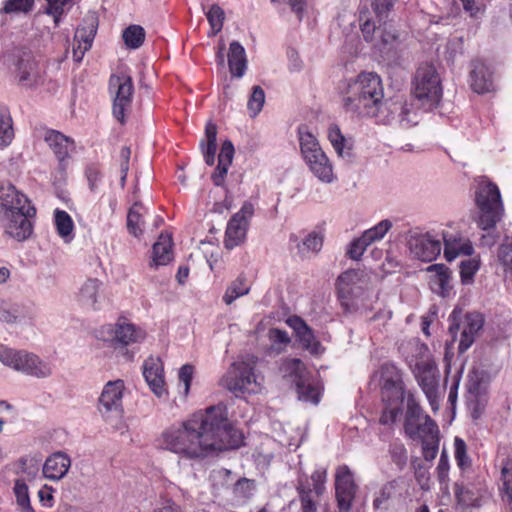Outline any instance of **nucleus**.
<instances>
[{
  "label": "nucleus",
  "mask_w": 512,
  "mask_h": 512,
  "mask_svg": "<svg viewBox=\"0 0 512 512\" xmlns=\"http://www.w3.org/2000/svg\"><path fill=\"white\" fill-rule=\"evenodd\" d=\"M412 372L425 394L431 409L436 412L439 409L438 378L439 372L434 361H418Z\"/></svg>",
  "instance_id": "4468645a"
},
{
  "label": "nucleus",
  "mask_w": 512,
  "mask_h": 512,
  "mask_svg": "<svg viewBox=\"0 0 512 512\" xmlns=\"http://www.w3.org/2000/svg\"><path fill=\"white\" fill-rule=\"evenodd\" d=\"M173 259L172 239L168 234H161L152 249V266L167 265Z\"/></svg>",
  "instance_id": "473e14b6"
},
{
  "label": "nucleus",
  "mask_w": 512,
  "mask_h": 512,
  "mask_svg": "<svg viewBox=\"0 0 512 512\" xmlns=\"http://www.w3.org/2000/svg\"><path fill=\"white\" fill-rule=\"evenodd\" d=\"M414 99H417L425 110L435 108L442 97L441 79L432 64L418 67L413 80Z\"/></svg>",
  "instance_id": "1a4fd4ad"
},
{
  "label": "nucleus",
  "mask_w": 512,
  "mask_h": 512,
  "mask_svg": "<svg viewBox=\"0 0 512 512\" xmlns=\"http://www.w3.org/2000/svg\"><path fill=\"white\" fill-rule=\"evenodd\" d=\"M358 21L364 40L379 51L388 49L398 40L396 30L386 20L378 24L373 21L372 12L366 4L359 7Z\"/></svg>",
  "instance_id": "9b49d317"
},
{
  "label": "nucleus",
  "mask_w": 512,
  "mask_h": 512,
  "mask_svg": "<svg viewBox=\"0 0 512 512\" xmlns=\"http://www.w3.org/2000/svg\"><path fill=\"white\" fill-rule=\"evenodd\" d=\"M109 89L114 95L113 115L120 122H125V115L132 105L134 86L132 78L125 74L112 75L109 80Z\"/></svg>",
  "instance_id": "2eb2a0df"
},
{
  "label": "nucleus",
  "mask_w": 512,
  "mask_h": 512,
  "mask_svg": "<svg viewBox=\"0 0 512 512\" xmlns=\"http://www.w3.org/2000/svg\"><path fill=\"white\" fill-rule=\"evenodd\" d=\"M101 286L102 282L98 279H87L79 289V303L85 308L97 310L99 308V299L101 298Z\"/></svg>",
  "instance_id": "cd10ccee"
},
{
  "label": "nucleus",
  "mask_w": 512,
  "mask_h": 512,
  "mask_svg": "<svg viewBox=\"0 0 512 512\" xmlns=\"http://www.w3.org/2000/svg\"><path fill=\"white\" fill-rule=\"evenodd\" d=\"M250 292V285L244 274H240L231 284L227 287L224 295L223 302L226 305H231L236 299L247 295Z\"/></svg>",
  "instance_id": "ea45409f"
},
{
  "label": "nucleus",
  "mask_w": 512,
  "mask_h": 512,
  "mask_svg": "<svg viewBox=\"0 0 512 512\" xmlns=\"http://www.w3.org/2000/svg\"><path fill=\"white\" fill-rule=\"evenodd\" d=\"M407 245L413 257L424 262L436 259L442 249L439 235L430 231L426 233L409 231Z\"/></svg>",
  "instance_id": "dca6fc26"
},
{
  "label": "nucleus",
  "mask_w": 512,
  "mask_h": 512,
  "mask_svg": "<svg viewBox=\"0 0 512 512\" xmlns=\"http://www.w3.org/2000/svg\"><path fill=\"white\" fill-rule=\"evenodd\" d=\"M35 5V0H6L0 9V14H28Z\"/></svg>",
  "instance_id": "09e8293b"
},
{
  "label": "nucleus",
  "mask_w": 512,
  "mask_h": 512,
  "mask_svg": "<svg viewBox=\"0 0 512 512\" xmlns=\"http://www.w3.org/2000/svg\"><path fill=\"white\" fill-rule=\"evenodd\" d=\"M16 77L23 85H32L38 79L37 63L30 52H23L16 64Z\"/></svg>",
  "instance_id": "c756f323"
},
{
  "label": "nucleus",
  "mask_w": 512,
  "mask_h": 512,
  "mask_svg": "<svg viewBox=\"0 0 512 512\" xmlns=\"http://www.w3.org/2000/svg\"><path fill=\"white\" fill-rule=\"evenodd\" d=\"M298 138L301 157L308 170L320 182L333 183L337 179L333 163L322 149L318 139L306 128H299Z\"/></svg>",
  "instance_id": "20e7f679"
},
{
  "label": "nucleus",
  "mask_w": 512,
  "mask_h": 512,
  "mask_svg": "<svg viewBox=\"0 0 512 512\" xmlns=\"http://www.w3.org/2000/svg\"><path fill=\"white\" fill-rule=\"evenodd\" d=\"M47 6L44 13L50 16L62 15L67 6H71V0H46Z\"/></svg>",
  "instance_id": "338daca9"
},
{
  "label": "nucleus",
  "mask_w": 512,
  "mask_h": 512,
  "mask_svg": "<svg viewBox=\"0 0 512 512\" xmlns=\"http://www.w3.org/2000/svg\"><path fill=\"white\" fill-rule=\"evenodd\" d=\"M0 362L13 370L36 378H47L52 374V366L39 356L26 350H14L0 345Z\"/></svg>",
  "instance_id": "6e6552de"
},
{
  "label": "nucleus",
  "mask_w": 512,
  "mask_h": 512,
  "mask_svg": "<svg viewBox=\"0 0 512 512\" xmlns=\"http://www.w3.org/2000/svg\"><path fill=\"white\" fill-rule=\"evenodd\" d=\"M489 381L490 376L485 370L474 367L468 375L467 392L477 397L485 392Z\"/></svg>",
  "instance_id": "4c0bfd02"
},
{
  "label": "nucleus",
  "mask_w": 512,
  "mask_h": 512,
  "mask_svg": "<svg viewBox=\"0 0 512 512\" xmlns=\"http://www.w3.org/2000/svg\"><path fill=\"white\" fill-rule=\"evenodd\" d=\"M242 433L219 404L193 414L189 419L166 428L158 437V447L188 460L202 459L215 451L238 448Z\"/></svg>",
  "instance_id": "f257e3e1"
},
{
  "label": "nucleus",
  "mask_w": 512,
  "mask_h": 512,
  "mask_svg": "<svg viewBox=\"0 0 512 512\" xmlns=\"http://www.w3.org/2000/svg\"><path fill=\"white\" fill-rule=\"evenodd\" d=\"M255 489L256 484L254 480L242 478L235 484L234 494L242 500H248L254 495Z\"/></svg>",
  "instance_id": "4d7b16f0"
},
{
  "label": "nucleus",
  "mask_w": 512,
  "mask_h": 512,
  "mask_svg": "<svg viewBox=\"0 0 512 512\" xmlns=\"http://www.w3.org/2000/svg\"><path fill=\"white\" fill-rule=\"evenodd\" d=\"M498 259L507 268L512 270V236H506L498 249Z\"/></svg>",
  "instance_id": "bf43d9fd"
},
{
  "label": "nucleus",
  "mask_w": 512,
  "mask_h": 512,
  "mask_svg": "<svg viewBox=\"0 0 512 512\" xmlns=\"http://www.w3.org/2000/svg\"><path fill=\"white\" fill-rule=\"evenodd\" d=\"M228 65L232 76L241 78L247 68L246 52L244 47L237 41L230 44L228 52Z\"/></svg>",
  "instance_id": "7c9ffc66"
},
{
  "label": "nucleus",
  "mask_w": 512,
  "mask_h": 512,
  "mask_svg": "<svg viewBox=\"0 0 512 512\" xmlns=\"http://www.w3.org/2000/svg\"><path fill=\"white\" fill-rule=\"evenodd\" d=\"M454 456L457 465L461 469H465L466 467L470 466V460L467 455L466 443L459 437H456L454 439Z\"/></svg>",
  "instance_id": "13d9d810"
},
{
  "label": "nucleus",
  "mask_w": 512,
  "mask_h": 512,
  "mask_svg": "<svg viewBox=\"0 0 512 512\" xmlns=\"http://www.w3.org/2000/svg\"><path fill=\"white\" fill-rule=\"evenodd\" d=\"M143 376L151 391L159 398L167 394L163 364L159 358L149 357L143 363Z\"/></svg>",
  "instance_id": "aec40b11"
},
{
  "label": "nucleus",
  "mask_w": 512,
  "mask_h": 512,
  "mask_svg": "<svg viewBox=\"0 0 512 512\" xmlns=\"http://www.w3.org/2000/svg\"><path fill=\"white\" fill-rule=\"evenodd\" d=\"M71 467V458L62 451L52 453L44 462L43 475L52 481L63 479Z\"/></svg>",
  "instance_id": "b1692460"
},
{
  "label": "nucleus",
  "mask_w": 512,
  "mask_h": 512,
  "mask_svg": "<svg viewBox=\"0 0 512 512\" xmlns=\"http://www.w3.org/2000/svg\"><path fill=\"white\" fill-rule=\"evenodd\" d=\"M327 469L324 467L316 468L310 477L305 473H299L295 489L297 499L289 503V508L299 504L298 512H318L320 498L326 490Z\"/></svg>",
  "instance_id": "0eeeda50"
},
{
  "label": "nucleus",
  "mask_w": 512,
  "mask_h": 512,
  "mask_svg": "<svg viewBox=\"0 0 512 512\" xmlns=\"http://www.w3.org/2000/svg\"><path fill=\"white\" fill-rule=\"evenodd\" d=\"M253 214V204L251 202H245L241 209L231 217L225 232L224 245L227 249H233L244 241L249 220L252 218Z\"/></svg>",
  "instance_id": "f3484780"
},
{
  "label": "nucleus",
  "mask_w": 512,
  "mask_h": 512,
  "mask_svg": "<svg viewBox=\"0 0 512 512\" xmlns=\"http://www.w3.org/2000/svg\"><path fill=\"white\" fill-rule=\"evenodd\" d=\"M287 325L293 329L296 338L302 347L311 354H320L323 350L319 341L316 340L312 329L299 316H290L286 320Z\"/></svg>",
  "instance_id": "412c9836"
},
{
  "label": "nucleus",
  "mask_w": 512,
  "mask_h": 512,
  "mask_svg": "<svg viewBox=\"0 0 512 512\" xmlns=\"http://www.w3.org/2000/svg\"><path fill=\"white\" fill-rule=\"evenodd\" d=\"M415 99L407 95H395L394 97L382 100L378 111L372 118L385 125H397L400 128L408 129L418 124V110L414 104Z\"/></svg>",
  "instance_id": "423d86ee"
},
{
  "label": "nucleus",
  "mask_w": 512,
  "mask_h": 512,
  "mask_svg": "<svg viewBox=\"0 0 512 512\" xmlns=\"http://www.w3.org/2000/svg\"><path fill=\"white\" fill-rule=\"evenodd\" d=\"M97 32V22L94 18L87 21V25L77 28L74 35L73 59L81 62L85 53L91 49Z\"/></svg>",
  "instance_id": "4be33fe9"
},
{
  "label": "nucleus",
  "mask_w": 512,
  "mask_h": 512,
  "mask_svg": "<svg viewBox=\"0 0 512 512\" xmlns=\"http://www.w3.org/2000/svg\"><path fill=\"white\" fill-rule=\"evenodd\" d=\"M501 486L500 493L502 499L512 503V460L505 459L501 465Z\"/></svg>",
  "instance_id": "c03bdc74"
},
{
  "label": "nucleus",
  "mask_w": 512,
  "mask_h": 512,
  "mask_svg": "<svg viewBox=\"0 0 512 512\" xmlns=\"http://www.w3.org/2000/svg\"><path fill=\"white\" fill-rule=\"evenodd\" d=\"M206 17L211 27V33H209V35L215 36L222 30L225 19L224 10L219 5L214 4L206 13Z\"/></svg>",
  "instance_id": "6e6d98bb"
},
{
  "label": "nucleus",
  "mask_w": 512,
  "mask_h": 512,
  "mask_svg": "<svg viewBox=\"0 0 512 512\" xmlns=\"http://www.w3.org/2000/svg\"><path fill=\"white\" fill-rule=\"evenodd\" d=\"M392 228V222L389 219L381 220L375 226L363 232V238L371 245L374 242L384 238L387 232Z\"/></svg>",
  "instance_id": "603ef678"
},
{
  "label": "nucleus",
  "mask_w": 512,
  "mask_h": 512,
  "mask_svg": "<svg viewBox=\"0 0 512 512\" xmlns=\"http://www.w3.org/2000/svg\"><path fill=\"white\" fill-rule=\"evenodd\" d=\"M396 0H371L362 2L360 7L363 4H366L369 10L372 12L373 21L377 19V22H382L386 20L389 13L392 11Z\"/></svg>",
  "instance_id": "49530a36"
},
{
  "label": "nucleus",
  "mask_w": 512,
  "mask_h": 512,
  "mask_svg": "<svg viewBox=\"0 0 512 512\" xmlns=\"http://www.w3.org/2000/svg\"><path fill=\"white\" fill-rule=\"evenodd\" d=\"M45 141L60 161L68 158L69 152L73 148V141L55 130H49L46 132Z\"/></svg>",
  "instance_id": "2f4dec72"
},
{
  "label": "nucleus",
  "mask_w": 512,
  "mask_h": 512,
  "mask_svg": "<svg viewBox=\"0 0 512 512\" xmlns=\"http://www.w3.org/2000/svg\"><path fill=\"white\" fill-rule=\"evenodd\" d=\"M22 305L11 304L0 298V321L7 324L20 323L26 318Z\"/></svg>",
  "instance_id": "58836bf2"
},
{
  "label": "nucleus",
  "mask_w": 512,
  "mask_h": 512,
  "mask_svg": "<svg viewBox=\"0 0 512 512\" xmlns=\"http://www.w3.org/2000/svg\"><path fill=\"white\" fill-rule=\"evenodd\" d=\"M417 429L414 432L405 431L411 439H419L421 443L430 442L439 438V429L436 422L430 417H424V420L416 423Z\"/></svg>",
  "instance_id": "72a5a7b5"
},
{
  "label": "nucleus",
  "mask_w": 512,
  "mask_h": 512,
  "mask_svg": "<svg viewBox=\"0 0 512 512\" xmlns=\"http://www.w3.org/2000/svg\"><path fill=\"white\" fill-rule=\"evenodd\" d=\"M89 189L92 193H96L102 182V173L97 166H89L85 171Z\"/></svg>",
  "instance_id": "e2e57ef3"
},
{
  "label": "nucleus",
  "mask_w": 512,
  "mask_h": 512,
  "mask_svg": "<svg viewBox=\"0 0 512 512\" xmlns=\"http://www.w3.org/2000/svg\"><path fill=\"white\" fill-rule=\"evenodd\" d=\"M361 270H347L337 279L338 299L343 312L351 314L356 312L363 304L364 287L366 281Z\"/></svg>",
  "instance_id": "f8f14e48"
},
{
  "label": "nucleus",
  "mask_w": 512,
  "mask_h": 512,
  "mask_svg": "<svg viewBox=\"0 0 512 512\" xmlns=\"http://www.w3.org/2000/svg\"><path fill=\"white\" fill-rule=\"evenodd\" d=\"M263 377L255 374L254 365L249 361L234 362L226 374L220 379V385L240 396L244 393L260 391Z\"/></svg>",
  "instance_id": "9d476101"
},
{
  "label": "nucleus",
  "mask_w": 512,
  "mask_h": 512,
  "mask_svg": "<svg viewBox=\"0 0 512 512\" xmlns=\"http://www.w3.org/2000/svg\"><path fill=\"white\" fill-rule=\"evenodd\" d=\"M384 98L381 78L373 72L360 73L345 83L342 105L346 112L358 117H369L378 111Z\"/></svg>",
  "instance_id": "f03ea898"
},
{
  "label": "nucleus",
  "mask_w": 512,
  "mask_h": 512,
  "mask_svg": "<svg viewBox=\"0 0 512 512\" xmlns=\"http://www.w3.org/2000/svg\"><path fill=\"white\" fill-rule=\"evenodd\" d=\"M470 84L471 88L479 94L489 92L492 88V72L481 60H474L471 63Z\"/></svg>",
  "instance_id": "393cba45"
},
{
  "label": "nucleus",
  "mask_w": 512,
  "mask_h": 512,
  "mask_svg": "<svg viewBox=\"0 0 512 512\" xmlns=\"http://www.w3.org/2000/svg\"><path fill=\"white\" fill-rule=\"evenodd\" d=\"M14 137L12 118L7 109H0V146H8Z\"/></svg>",
  "instance_id": "3c124183"
},
{
  "label": "nucleus",
  "mask_w": 512,
  "mask_h": 512,
  "mask_svg": "<svg viewBox=\"0 0 512 512\" xmlns=\"http://www.w3.org/2000/svg\"><path fill=\"white\" fill-rule=\"evenodd\" d=\"M265 103V92L260 86L252 88L251 95L247 103V109L252 118L256 117Z\"/></svg>",
  "instance_id": "5fc2aeb1"
},
{
  "label": "nucleus",
  "mask_w": 512,
  "mask_h": 512,
  "mask_svg": "<svg viewBox=\"0 0 512 512\" xmlns=\"http://www.w3.org/2000/svg\"><path fill=\"white\" fill-rule=\"evenodd\" d=\"M271 347L274 350L280 351L283 347L290 343V338L286 331L277 328L270 329L268 332Z\"/></svg>",
  "instance_id": "052dcab7"
},
{
  "label": "nucleus",
  "mask_w": 512,
  "mask_h": 512,
  "mask_svg": "<svg viewBox=\"0 0 512 512\" xmlns=\"http://www.w3.org/2000/svg\"><path fill=\"white\" fill-rule=\"evenodd\" d=\"M54 223L56 231L65 242L73 239L74 222L71 216L64 210L56 209L54 212Z\"/></svg>",
  "instance_id": "79ce46f5"
},
{
  "label": "nucleus",
  "mask_w": 512,
  "mask_h": 512,
  "mask_svg": "<svg viewBox=\"0 0 512 512\" xmlns=\"http://www.w3.org/2000/svg\"><path fill=\"white\" fill-rule=\"evenodd\" d=\"M13 491L17 504L24 512H32L30 504L28 486L23 479H17L14 483Z\"/></svg>",
  "instance_id": "864d4df0"
},
{
  "label": "nucleus",
  "mask_w": 512,
  "mask_h": 512,
  "mask_svg": "<svg viewBox=\"0 0 512 512\" xmlns=\"http://www.w3.org/2000/svg\"><path fill=\"white\" fill-rule=\"evenodd\" d=\"M449 459L446 452L443 450L436 468L437 478L440 483H447L449 479Z\"/></svg>",
  "instance_id": "774afa93"
},
{
  "label": "nucleus",
  "mask_w": 512,
  "mask_h": 512,
  "mask_svg": "<svg viewBox=\"0 0 512 512\" xmlns=\"http://www.w3.org/2000/svg\"><path fill=\"white\" fill-rule=\"evenodd\" d=\"M130 156H131L130 148L127 146H123L120 150V155H119V166H120V173H121L120 184L122 187H124L125 183H126L127 174L129 171Z\"/></svg>",
  "instance_id": "0e129e2a"
},
{
  "label": "nucleus",
  "mask_w": 512,
  "mask_h": 512,
  "mask_svg": "<svg viewBox=\"0 0 512 512\" xmlns=\"http://www.w3.org/2000/svg\"><path fill=\"white\" fill-rule=\"evenodd\" d=\"M478 270V262L473 259L462 261L460 264V275L463 283H469L476 271Z\"/></svg>",
  "instance_id": "69168bd1"
},
{
  "label": "nucleus",
  "mask_w": 512,
  "mask_h": 512,
  "mask_svg": "<svg viewBox=\"0 0 512 512\" xmlns=\"http://www.w3.org/2000/svg\"><path fill=\"white\" fill-rule=\"evenodd\" d=\"M370 246L368 242L361 235L359 238L354 239L348 246L347 255L353 260H359L367 247Z\"/></svg>",
  "instance_id": "680f3d73"
},
{
  "label": "nucleus",
  "mask_w": 512,
  "mask_h": 512,
  "mask_svg": "<svg viewBox=\"0 0 512 512\" xmlns=\"http://www.w3.org/2000/svg\"><path fill=\"white\" fill-rule=\"evenodd\" d=\"M280 372L283 377L289 378L295 385L310 374L304 363L296 358L285 359L280 366Z\"/></svg>",
  "instance_id": "e433bc0d"
},
{
  "label": "nucleus",
  "mask_w": 512,
  "mask_h": 512,
  "mask_svg": "<svg viewBox=\"0 0 512 512\" xmlns=\"http://www.w3.org/2000/svg\"><path fill=\"white\" fill-rule=\"evenodd\" d=\"M461 310L454 309L449 316V332L456 339L459 333V353L466 352L474 343L479 331L484 325V318L478 312L461 315Z\"/></svg>",
  "instance_id": "ddd939ff"
},
{
  "label": "nucleus",
  "mask_w": 512,
  "mask_h": 512,
  "mask_svg": "<svg viewBox=\"0 0 512 512\" xmlns=\"http://www.w3.org/2000/svg\"><path fill=\"white\" fill-rule=\"evenodd\" d=\"M299 400L317 404L320 398V391L317 385L311 380L310 374L296 384Z\"/></svg>",
  "instance_id": "37998d69"
},
{
  "label": "nucleus",
  "mask_w": 512,
  "mask_h": 512,
  "mask_svg": "<svg viewBox=\"0 0 512 512\" xmlns=\"http://www.w3.org/2000/svg\"><path fill=\"white\" fill-rule=\"evenodd\" d=\"M475 201L479 209L478 226L485 231L492 230L504 214L497 185L485 177L480 178L475 191Z\"/></svg>",
  "instance_id": "39448f33"
},
{
  "label": "nucleus",
  "mask_w": 512,
  "mask_h": 512,
  "mask_svg": "<svg viewBox=\"0 0 512 512\" xmlns=\"http://www.w3.org/2000/svg\"><path fill=\"white\" fill-rule=\"evenodd\" d=\"M324 236L321 232L312 231L297 243L298 254L301 258H309L320 252L323 246Z\"/></svg>",
  "instance_id": "c9c22d12"
},
{
  "label": "nucleus",
  "mask_w": 512,
  "mask_h": 512,
  "mask_svg": "<svg viewBox=\"0 0 512 512\" xmlns=\"http://www.w3.org/2000/svg\"><path fill=\"white\" fill-rule=\"evenodd\" d=\"M327 137L337 156L345 161H351L353 158V143L343 135L337 124L329 125Z\"/></svg>",
  "instance_id": "bb28decb"
},
{
  "label": "nucleus",
  "mask_w": 512,
  "mask_h": 512,
  "mask_svg": "<svg viewBox=\"0 0 512 512\" xmlns=\"http://www.w3.org/2000/svg\"><path fill=\"white\" fill-rule=\"evenodd\" d=\"M427 272L432 273L429 280L431 290L445 297L451 288V273L444 264H433L427 267Z\"/></svg>",
  "instance_id": "a878e982"
},
{
  "label": "nucleus",
  "mask_w": 512,
  "mask_h": 512,
  "mask_svg": "<svg viewBox=\"0 0 512 512\" xmlns=\"http://www.w3.org/2000/svg\"><path fill=\"white\" fill-rule=\"evenodd\" d=\"M440 236L444 242V257L451 262L458 256H470L473 254V246L468 239L462 238L459 234L441 232Z\"/></svg>",
  "instance_id": "5701e85b"
},
{
  "label": "nucleus",
  "mask_w": 512,
  "mask_h": 512,
  "mask_svg": "<svg viewBox=\"0 0 512 512\" xmlns=\"http://www.w3.org/2000/svg\"><path fill=\"white\" fill-rule=\"evenodd\" d=\"M143 212L144 207L141 203H135L128 212L127 215V228L134 236H139L143 232Z\"/></svg>",
  "instance_id": "a18cd8bd"
},
{
  "label": "nucleus",
  "mask_w": 512,
  "mask_h": 512,
  "mask_svg": "<svg viewBox=\"0 0 512 512\" xmlns=\"http://www.w3.org/2000/svg\"><path fill=\"white\" fill-rule=\"evenodd\" d=\"M357 486L353 473L347 465L337 468L335 474V497L339 512H349L355 499Z\"/></svg>",
  "instance_id": "a211bd4d"
},
{
  "label": "nucleus",
  "mask_w": 512,
  "mask_h": 512,
  "mask_svg": "<svg viewBox=\"0 0 512 512\" xmlns=\"http://www.w3.org/2000/svg\"><path fill=\"white\" fill-rule=\"evenodd\" d=\"M427 415L423 413L419 403L414 399L413 396H409L407 399V410L405 414L404 430L414 432L416 423L424 420Z\"/></svg>",
  "instance_id": "a19ab883"
},
{
  "label": "nucleus",
  "mask_w": 512,
  "mask_h": 512,
  "mask_svg": "<svg viewBox=\"0 0 512 512\" xmlns=\"http://www.w3.org/2000/svg\"><path fill=\"white\" fill-rule=\"evenodd\" d=\"M145 338V331L132 323L123 321L116 324L114 341L122 346L140 343Z\"/></svg>",
  "instance_id": "c85d7f7f"
},
{
  "label": "nucleus",
  "mask_w": 512,
  "mask_h": 512,
  "mask_svg": "<svg viewBox=\"0 0 512 512\" xmlns=\"http://www.w3.org/2000/svg\"><path fill=\"white\" fill-rule=\"evenodd\" d=\"M381 385L384 391H394L397 395L402 394V377L398 368L393 364L381 366Z\"/></svg>",
  "instance_id": "f704fd0d"
},
{
  "label": "nucleus",
  "mask_w": 512,
  "mask_h": 512,
  "mask_svg": "<svg viewBox=\"0 0 512 512\" xmlns=\"http://www.w3.org/2000/svg\"><path fill=\"white\" fill-rule=\"evenodd\" d=\"M0 205L4 210L3 225L5 232L12 238L23 241L32 233L30 219L35 216L36 209L28 198L13 185L0 186Z\"/></svg>",
  "instance_id": "7ed1b4c3"
},
{
  "label": "nucleus",
  "mask_w": 512,
  "mask_h": 512,
  "mask_svg": "<svg viewBox=\"0 0 512 512\" xmlns=\"http://www.w3.org/2000/svg\"><path fill=\"white\" fill-rule=\"evenodd\" d=\"M401 480L395 479L382 486L378 495L373 500V507L377 511L387 509L384 504L393 497L397 488L400 487Z\"/></svg>",
  "instance_id": "de8ad7c7"
},
{
  "label": "nucleus",
  "mask_w": 512,
  "mask_h": 512,
  "mask_svg": "<svg viewBox=\"0 0 512 512\" xmlns=\"http://www.w3.org/2000/svg\"><path fill=\"white\" fill-rule=\"evenodd\" d=\"M124 382L122 380L109 381L105 384L99 397V411L106 417L109 413L115 414L121 418L123 414L122 398H123Z\"/></svg>",
  "instance_id": "6ab92c4d"
},
{
  "label": "nucleus",
  "mask_w": 512,
  "mask_h": 512,
  "mask_svg": "<svg viewBox=\"0 0 512 512\" xmlns=\"http://www.w3.org/2000/svg\"><path fill=\"white\" fill-rule=\"evenodd\" d=\"M145 30L139 25H131L123 32V40L130 49H138L144 42Z\"/></svg>",
  "instance_id": "8fccbe9b"
}]
</instances>
